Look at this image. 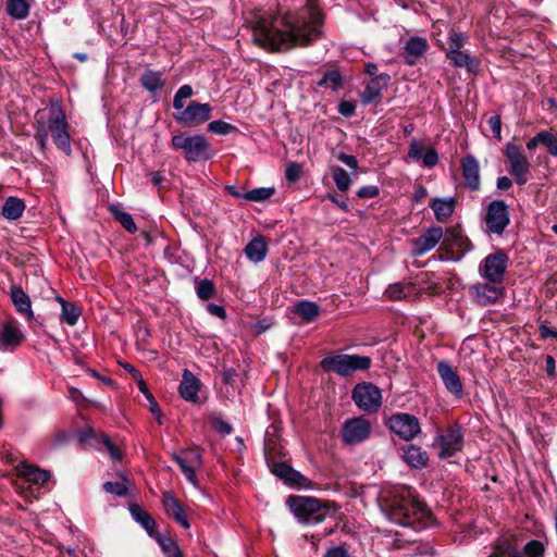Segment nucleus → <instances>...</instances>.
<instances>
[{"label": "nucleus", "mask_w": 557, "mask_h": 557, "mask_svg": "<svg viewBox=\"0 0 557 557\" xmlns=\"http://www.w3.org/2000/svg\"><path fill=\"white\" fill-rule=\"evenodd\" d=\"M322 25L323 14L309 0L298 12L284 17L270 12L259 14L253 26V42L271 51L306 47L321 37Z\"/></svg>", "instance_id": "nucleus-1"}, {"label": "nucleus", "mask_w": 557, "mask_h": 557, "mask_svg": "<svg viewBox=\"0 0 557 557\" xmlns=\"http://www.w3.org/2000/svg\"><path fill=\"white\" fill-rule=\"evenodd\" d=\"M290 511L300 523L318 524L325 520L330 503L309 496H289L286 500Z\"/></svg>", "instance_id": "nucleus-2"}, {"label": "nucleus", "mask_w": 557, "mask_h": 557, "mask_svg": "<svg viewBox=\"0 0 557 557\" xmlns=\"http://www.w3.org/2000/svg\"><path fill=\"white\" fill-rule=\"evenodd\" d=\"M372 360L368 356L359 355H330L320 361L321 369L326 373H335L339 376H349L357 371L370 369Z\"/></svg>", "instance_id": "nucleus-3"}, {"label": "nucleus", "mask_w": 557, "mask_h": 557, "mask_svg": "<svg viewBox=\"0 0 557 557\" xmlns=\"http://www.w3.org/2000/svg\"><path fill=\"white\" fill-rule=\"evenodd\" d=\"M48 135L50 134L54 145L66 156L72 153L70 125L65 112L58 102H51L45 119Z\"/></svg>", "instance_id": "nucleus-4"}, {"label": "nucleus", "mask_w": 557, "mask_h": 557, "mask_svg": "<svg viewBox=\"0 0 557 557\" xmlns=\"http://www.w3.org/2000/svg\"><path fill=\"white\" fill-rule=\"evenodd\" d=\"M171 146L175 150H182L188 162L207 161L212 157L210 144L202 135L188 136L185 133L174 135Z\"/></svg>", "instance_id": "nucleus-5"}, {"label": "nucleus", "mask_w": 557, "mask_h": 557, "mask_svg": "<svg viewBox=\"0 0 557 557\" xmlns=\"http://www.w3.org/2000/svg\"><path fill=\"white\" fill-rule=\"evenodd\" d=\"M351 397L356 406L364 412H377L382 406L381 389L370 382H362L352 388Z\"/></svg>", "instance_id": "nucleus-6"}, {"label": "nucleus", "mask_w": 557, "mask_h": 557, "mask_svg": "<svg viewBox=\"0 0 557 557\" xmlns=\"http://www.w3.org/2000/svg\"><path fill=\"white\" fill-rule=\"evenodd\" d=\"M509 258L504 250L487 255L480 264L481 276L492 283L500 284L508 268Z\"/></svg>", "instance_id": "nucleus-7"}, {"label": "nucleus", "mask_w": 557, "mask_h": 557, "mask_svg": "<svg viewBox=\"0 0 557 557\" xmlns=\"http://www.w3.org/2000/svg\"><path fill=\"white\" fill-rule=\"evenodd\" d=\"M505 156L509 161V173L513 176L515 182L522 186L527 184L530 177L531 163L524 154L522 147L508 143L505 149Z\"/></svg>", "instance_id": "nucleus-8"}, {"label": "nucleus", "mask_w": 557, "mask_h": 557, "mask_svg": "<svg viewBox=\"0 0 557 557\" xmlns=\"http://www.w3.org/2000/svg\"><path fill=\"white\" fill-rule=\"evenodd\" d=\"M463 430L458 424L446 428L443 433L435 437V444L440 446L438 458L448 459L454 457L463 448Z\"/></svg>", "instance_id": "nucleus-9"}, {"label": "nucleus", "mask_w": 557, "mask_h": 557, "mask_svg": "<svg viewBox=\"0 0 557 557\" xmlns=\"http://www.w3.org/2000/svg\"><path fill=\"white\" fill-rule=\"evenodd\" d=\"M385 424L391 432L406 442L413 440L421 432L418 418L406 412L392 414Z\"/></svg>", "instance_id": "nucleus-10"}, {"label": "nucleus", "mask_w": 557, "mask_h": 557, "mask_svg": "<svg viewBox=\"0 0 557 557\" xmlns=\"http://www.w3.org/2000/svg\"><path fill=\"white\" fill-rule=\"evenodd\" d=\"M171 457L180 466L186 480L196 485V469L203 463L202 450L198 446H191L182 450L181 454L173 453Z\"/></svg>", "instance_id": "nucleus-11"}, {"label": "nucleus", "mask_w": 557, "mask_h": 557, "mask_svg": "<svg viewBox=\"0 0 557 557\" xmlns=\"http://www.w3.org/2000/svg\"><path fill=\"white\" fill-rule=\"evenodd\" d=\"M212 108L209 103L191 101L186 108L175 110L174 120L185 126H197L210 119Z\"/></svg>", "instance_id": "nucleus-12"}, {"label": "nucleus", "mask_w": 557, "mask_h": 557, "mask_svg": "<svg viewBox=\"0 0 557 557\" xmlns=\"http://www.w3.org/2000/svg\"><path fill=\"white\" fill-rule=\"evenodd\" d=\"M371 423L363 417H356L344 422L341 437L346 445H357L369 438Z\"/></svg>", "instance_id": "nucleus-13"}, {"label": "nucleus", "mask_w": 557, "mask_h": 557, "mask_svg": "<svg viewBox=\"0 0 557 557\" xmlns=\"http://www.w3.org/2000/svg\"><path fill=\"white\" fill-rule=\"evenodd\" d=\"M510 222L508 206L504 200L490 202L485 214V224L490 233L502 235Z\"/></svg>", "instance_id": "nucleus-14"}, {"label": "nucleus", "mask_w": 557, "mask_h": 557, "mask_svg": "<svg viewBox=\"0 0 557 557\" xmlns=\"http://www.w3.org/2000/svg\"><path fill=\"white\" fill-rule=\"evenodd\" d=\"M471 300L481 307L493 306L504 296V289L490 282L476 283L468 288Z\"/></svg>", "instance_id": "nucleus-15"}, {"label": "nucleus", "mask_w": 557, "mask_h": 557, "mask_svg": "<svg viewBox=\"0 0 557 557\" xmlns=\"http://www.w3.org/2000/svg\"><path fill=\"white\" fill-rule=\"evenodd\" d=\"M443 246L458 258L472 250L473 246L470 239L463 235L460 226H453L446 230L443 236Z\"/></svg>", "instance_id": "nucleus-16"}, {"label": "nucleus", "mask_w": 557, "mask_h": 557, "mask_svg": "<svg viewBox=\"0 0 557 557\" xmlns=\"http://www.w3.org/2000/svg\"><path fill=\"white\" fill-rule=\"evenodd\" d=\"M24 334L15 320L0 323V351H13L24 341Z\"/></svg>", "instance_id": "nucleus-17"}, {"label": "nucleus", "mask_w": 557, "mask_h": 557, "mask_svg": "<svg viewBox=\"0 0 557 557\" xmlns=\"http://www.w3.org/2000/svg\"><path fill=\"white\" fill-rule=\"evenodd\" d=\"M424 511V505L418 499L401 498L393 505L392 515L399 524H410L411 519Z\"/></svg>", "instance_id": "nucleus-18"}, {"label": "nucleus", "mask_w": 557, "mask_h": 557, "mask_svg": "<svg viewBox=\"0 0 557 557\" xmlns=\"http://www.w3.org/2000/svg\"><path fill=\"white\" fill-rule=\"evenodd\" d=\"M424 511V505L418 499L401 498L393 505L392 515L399 524H410L411 519Z\"/></svg>", "instance_id": "nucleus-19"}, {"label": "nucleus", "mask_w": 557, "mask_h": 557, "mask_svg": "<svg viewBox=\"0 0 557 557\" xmlns=\"http://www.w3.org/2000/svg\"><path fill=\"white\" fill-rule=\"evenodd\" d=\"M436 370L445 388L456 398H462L463 386L457 371L444 360L437 362Z\"/></svg>", "instance_id": "nucleus-20"}, {"label": "nucleus", "mask_w": 557, "mask_h": 557, "mask_svg": "<svg viewBox=\"0 0 557 557\" xmlns=\"http://www.w3.org/2000/svg\"><path fill=\"white\" fill-rule=\"evenodd\" d=\"M444 231L441 226H433L411 240L412 255L418 257L432 250L443 239Z\"/></svg>", "instance_id": "nucleus-21"}, {"label": "nucleus", "mask_w": 557, "mask_h": 557, "mask_svg": "<svg viewBox=\"0 0 557 557\" xmlns=\"http://www.w3.org/2000/svg\"><path fill=\"white\" fill-rule=\"evenodd\" d=\"M389 82L391 76L387 73L373 77L360 94L362 104L368 106L380 102L382 100V92L387 89Z\"/></svg>", "instance_id": "nucleus-22"}, {"label": "nucleus", "mask_w": 557, "mask_h": 557, "mask_svg": "<svg viewBox=\"0 0 557 557\" xmlns=\"http://www.w3.org/2000/svg\"><path fill=\"white\" fill-rule=\"evenodd\" d=\"M461 170L465 184L470 190H479L481 186L480 165L472 154H467L461 160Z\"/></svg>", "instance_id": "nucleus-23"}, {"label": "nucleus", "mask_w": 557, "mask_h": 557, "mask_svg": "<svg viewBox=\"0 0 557 557\" xmlns=\"http://www.w3.org/2000/svg\"><path fill=\"white\" fill-rule=\"evenodd\" d=\"M163 508L170 517H172L182 528L189 529V520L180 504L178 499L171 493L164 492L162 495Z\"/></svg>", "instance_id": "nucleus-24"}, {"label": "nucleus", "mask_w": 557, "mask_h": 557, "mask_svg": "<svg viewBox=\"0 0 557 557\" xmlns=\"http://www.w3.org/2000/svg\"><path fill=\"white\" fill-rule=\"evenodd\" d=\"M201 382L189 370L183 371V379L178 387L181 397L189 403H199L200 398L198 392L200 389Z\"/></svg>", "instance_id": "nucleus-25"}, {"label": "nucleus", "mask_w": 557, "mask_h": 557, "mask_svg": "<svg viewBox=\"0 0 557 557\" xmlns=\"http://www.w3.org/2000/svg\"><path fill=\"white\" fill-rule=\"evenodd\" d=\"M401 459L413 469H422L429 463V455L420 446L407 444L400 447Z\"/></svg>", "instance_id": "nucleus-26"}, {"label": "nucleus", "mask_w": 557, "mask_h": 557, "mask_svg": "<svg viewBox=\"0 0 557 557\" xmlns=\"http://www.w3.org/2000/svg\"><path fill=\"white\" fill-rule=\"evenodd\" d=\"M10 297L15 310L20 314L24 315L27 321H33L35 319L32 310L30 298L21 286L12 285L10 288Z\"/></svg>", "instance_id": "nucleus-27"}, {"label": "nucleus", "mask_w": 557, "mask_h": 557, "mask_svg": "<svg viewBox=\"0 0 557 557\" xmlns=\"http://www.w3.org/2000/svg\"><path fill=\"white\" fill-rule=\"evenodd\" d=\"M429 45L422 37H410L404 47V60L408 65H414L417 61L425 53Z\"/></svg>", "instance_id": "nucleus-28"}, {"label": "nucleus", "mask_w": 557, "mask_h": 557, "mask_svg": "<svg viewBox=\"0 0 557 557\" xmlns=\"http://www.w3.org/2000/svg\"><path fill=\"white\" fill-rule=\"evenodd\" d=\"M129 512L133 517V519L139 523L148 533L150 537L153 540L156 539V535H159L160 533L156 530L157 522L153 519V517L143 509L139 505L133 504L129 506Z\"/></svg>", "instance_id": "nucleus-29"}, {"label": "nucleus", "mask_w": 557, "mask_h": 557, "mask_svg": "<svg viewBox=\"0 0 557 557\" xmlns=\"http://www.w3.org/2000/svg\"><path fill=\"white\" fill-rule=\"evenodd\" d=\"M20 476L24 478L27 482L33 484L42 485L50 479V472L30 466L25 462H21L16 467Z\"/></svg>", "instance_id": "nucleus-30"}, {"label": "nucleus", "mask_w": 557, "mask_h": 557, "mask_svg": "<svg viewBox=\"0 0 557 557\" xmlns=\"http://www.w3.org/2000/svg\"><path fill=\"white\" fill-rule=\"evenodd\" d=\"M272 473L284 480L286 483L301 485L306 478L298 471L294 470L286 462H275L272 466Z\"/></svg>", "instance_id": "nucleus-31"}, {"label": "nucleus", "mask_w": 557, "mask_h": 557, "mask_svg": "<svg viewBox=\"0 0 557 557\" xmlns=\"http://www.w3.org/2000/svg\"><path fill=\"white\" fill-rule=\"evenodd\" d=\"M384 294L392 301L409 299L414 296L416 286L412 283L397 282L389 284Z\"/></svg>", "instance_id": "nucleus-32"}, {"label": "nucleus", "mask_w": 557, "mask_h": 557, "mask_svg": "<svg viewBox=\"0 0 557 557\" xmlns=\"http://www.w3.org/2000/svg\"><path fill=\"white\" fill-rule=\"evenodd\" d=\"M246 257L255 263L264 260L268 253V245L263 236H258L251 239L245 247Z\"/></svg>", "instance_id": "nucleus-33"}, {"label": "nucleus", "mask_w": 557, "mask_h": 557, "mask_svg": "<svg viewBox=\"0 0 557 557\" xmlns=\"http://www.w3.org/2000/svg\"><path fill=\"white\" fill-rule=\"evenodd\" d=\"M456 200L454 198L448 199H441V198H434L430 207L434 211L435 219L443 223L446 222L455 210Z\"/></svg>", "instance_id": "nucleus-34"}, {"label": "nucleus", "mask_w": 557, "mask_h": 557, "mask_svg": "<svg viewBox=\"0 0 557 557\" xmlns=\"http://www.w3.org/2000/svg\"><path fill=\"white\" fill-rule=\"evenodd\" d=\"M446 58L454 66L466 67L471 73H474L479 66V62L475 59L461 50H448Z\"/></svg>", "instance_id": "nucleus-35"}, {"label": "nucleus", "mask_w": 557, "mask_h": 557, "mask_svg": "<svg viewBox=\"0 0 557 557\" xmlns=\"http://www.w3.org/2000/svg\"><path fill=\"white\" fill-rule=\"evenodd\" d=\"M493 548L498 552L502 557H523L519 550L515 536H503L497 539L494 542Z\"/></svg>", "instance_id": "nucleus-36"}, {"label": "nucleus", "mask_w": 557, "mask_h": 557, "mask_svg": "<svg viewBox=\"0 0 557 557\" xmlns=\"http://www.w3.org/2000/svg\"><path fill=\"white\" fill-rule=\"evenodd\" d=\"M55 300L61 305V322L71 326L75 325L82 314L81 308L76 304L70 302L61 296H58Z\"/></svg>", "instance_id": "nucleus-37"}, {"label": "nucleus", "mask_w": 557, "mask_h": 557, "mask_svg": "<svg viewBox=\"0 0 557 557\" xmlns=\"http://www.w3.org/2000/svg\"><path fill=\"white\" fill-rule=\"evenodd\" d=\"M25 210V203L17 197H9L2 206V216L10 221L20 219Z\"/></svg>", "instance_id": "nucleus-38"}, {"label": "nucleus", "mask_w": 557, "mask_h": 557, "mask_svg": "<svg viewBox=\"0 0 557 557\" xmlns=\"http://www.w3.org/2000/svg\"><path fill=\"white\" fill-rule=\"evenodd\" d=\"M294 312L299 315L304 322L311 323L320 314L319 306L309 300H301L295 305Z\"/></svg>", "instance_id": "nucleus-39"}, {"label": "nucleus", "mask_w": 557, "mask_h": 557, "mask_svg": "<svg viewBox=\"0 0 557 557\" xmlns=\"http://www.w3.org/2000/svg\"><path fill=\"white\" fill-rule=\"evenodd\" d=\"M140 84L146 90L156 92L164 87L165 81L161 72L147 70L140 77Z\"/></svg>", "instance_id": "nucleus-40"}, {"label": "nucleus", "mask_w": 557, "mask_h": 557, "mask_svg": "<svg viewBox=\"0 0 557 557\" xmlns=\"http://www.w3.org/2000/svg\"><path fill=\"white\" fill-rule=\"evenodd\" d=\"M109 211L112 216L131 234H135L137 232V225L133 219V216L121 209L117 205H110Z\"/></svg>", "instance_id": "nucleus-41"}, {"label": "nucleus", "mask_w": 557, "mask_h": 557, "mask_svg": "<svg viewBox=\"0 0 557 557\" xmlns=\"http://www.w3.org/2000/svg\"><path fill=\"white\" fill-rule=\"evenodd\" d=\"M317 85L318 87L338 91L344 85V79L341 72L337 69H333L324 72L322 78L317 83Z\"/></svg>", "instance_id": "nucleus-42"}, {"label": "nucleus", "mask_w": 557, "mask_h": 557, "mask_svg": "<svg viewBox=\"0 0 557 557\" xmlns=\"http://www.w3.org/2000/svg\"><path fill=\"white\" fill-rule=\"evenodd\" d=\"M154 541L159 544L165 557H184L176 541L171 536L160 533L159 535H156Z\"/></svg>", "instance_id": "nucleus-43"}, {"label": "nucleus", "mask_w": 557, "mask_h": 557, "mask_svg": "<svg viewBox=\"0 0 557 557\" xmlns=\"http://www.w3.org/2000/svg\"><path fill=\"white\" fill-rule=\"evenodd\" d=\"M29 3L26 0H8L7 13L15 20H24L29 14Z\"/></svg>", "instance_id": "nucleus-44"}, {"label": "nucleus", "mask_w": 557, "mask_h": 557, "mask_svg": "<svg viewBox=\"0 0 557 557\" xmlns=\"http://www.w3.org/2000/svg\"><path fill=\"white\" fill-rule=\"evenodd\" d=\"M35 138L41 151H45L48 144V129L46 128L45 117L37 112L35 115Z\"/></svg>", "instance_id": "nucleus-45"}, {"label": "nucleus", "mask_w": 557, "mask_h": 557, "mask_svg": "<svg viewBox=\"0 0 557 557\" xmlns=\"http://www.w3.org/2000/svg\"><path fill=\"white\" fill-rule=\"evenodd\" d=\"M331 172L337 189L343 193L347 191L352 183L349 174L338 165L332 166Z\"/></svg>", "instance_id": "nucleus-46"}, {"label": "nucleus", "mask_w": 557, "mask_h": 557, "mask_svg": "<svg viewBox=\"0 0 557 557\" xmlns=\"http://www.w3.org/2000/svg\"><path fill=\"white\" fill-rule=\"evenodd\" d=\"M275 194L274 187H258L246 191L244 199L250 202H263L269 200Z\"/></svg>", "instance_id": "nucleus-47"}, {"label": "nucleus", "mask_w": 557, "mask_h": 557, "mask_svg": "<svg viewBox=\"0 0 557 557\" xmlns=\"http://www.w3.org/2000/svg\"><path fill=\"white\" fill-rule=\"evenodd\" d=\"M216 293L214 283L209 278H203L197 282L196 294L201 300H209L214 297Z\"/></svg>", "instance_id": "nucleus-48"}, {"label": "nucleus", "mask_w": 557, "mask_h": 557, "mask_svg": "<svg viewBox=\"0 0 557 557\" xmlns=\"http://www.w3.org/2000/svg\"><path fill=\"white\" fill-rule=\"evenodd\" d=\"M99 434H103V433L97 432L91 426H86L78 431L77 437L81 443L88 444L90 446L99 448V442H100Z\"/></svg>", "instance_id": "nucleus-49"}, {"label": "nucleus", "mask_w": 557, "mask_h": 557, "mask_svg": "<svg viewBox=\"0 0 557 557\" xmlns=\"http://www.w3.org/2000/svg\"><path fill=\"white\" fill-rule=\"evenodd\" d=\"M536 139L541 140L552 156H557V136L555 134L543 131L536 134Z\"/></svg>", "instance_id": "nucleus-50"}, {"label": "nucleus", "mask_w": 557, "mask_h": 557, "mask_svg": "<svg viewBox=\"0 0 557 557\" xmlns=\"http://www.w3.org/2000/svg\"><path fill=\"white\" fill-rule=\"evenodd\" d=\"M208 131L216 135H228L237 131V127L233 124L218 120L208 124Z\"/></svg>", "instance_id": "nucleus-51"}, {"label": "nucleus", "mask_w": 557, "mask_h": 557, "mask_svg": "<svg viewBox=\"0 0 557 557\" xmlns=\"http://www.w3.org/2000/svg\"><path fill=\"white\" fill-rule=\"evenodd\" d=\"M99 445H102L106 447L108 453L110 454L111 458L113 460H121L123 457L122 451L119 449V447L111 441V438L107 434H99Z\"/></svg>", "instance_id": "nucleus-52"}, {"label": "nucleus", "mask_w": 557, "mask_h": 557, "mask_svg": "<svg viewBox=\"0 0 557 557\" xmlns=\"http://www.w3.org/2000/svg\"><path fill=\"white\" fill-rule=\"evenodd\" d=\"M193 87L190 85H183L178 88L176 91L174 99H173V107L175 110L183 109L184 99L190 98L193 96Z\"/></svg>", "instance_id": "nucleus-53"}, {"label": "nucleus", "mask_w": 557, "mask_h": 557, "mask_svg": "<svg viewBox=\"0 0 557 557\" xmlns=\"http://www.w3.org/2000/svg\"><path fill=\"white\" fill-rule=\"evenodd\" d=\"M544 552L545 547L543 543L537 540L528 542L523 547V554L528 557H542Z\"/></svg>", "instance_id": "nucleus-54"}, {"label": "nucleus", "mask_w": 557, "mask_h": 557, "mask_svg": "<svg viewBox=\"0 0 557 557\" xmlns=\"http://www.w3.org/2000/svg\"><path fill=\"white\" fill-rule=\"evenodd\" d=\"M302 175V166L299 163L290 162L285 170V178L288 183L294 184L300 180Z\"/></svg>", "instance_id": "nucleus-55"}, {"label": "nucleus", "mask_w": 557, "mask_h": 557, "mask_svg": "<svg viewBox=\"0 0 557 557\" xmlns=\"http://www.w3.org/2000/svg\"><path fill=\"white\" fill-rule=\"evenodd\" d=\"M468 40V36L463 33L451 30L448 36V50H460Z\"/></svg>", "instance_id": "nucleus-56"}, {"label": "nucleus", "mask_w": 557, "mask_h": 557, "mask_svg": "<svg viewBox=\"0 0 557 557\" xmlns=\"http://www.w3.org/2000/svg\"><path fill=\"white\" fill-rule=\"evenodd\" d=\"M211 424L213 430L222 436L228 435L233 432V426L221 417H213Z\"/></svg>", "instance_id": "nucleus-57"}, {"label": "nucleus", "mask_w": 557, "mask_h": 557, "mask_svg": "<svg viewBox=\"0 0 557 557\" xmlns=\"http://www.w3.org/2000/svg\"><path fill=\"white\" fill-rule=\"evenodd\" d=\"M103 490L107 493L114 494L117 496H125L127 494V486L124 482H106Z\"/></svg>", "instance_id": "nucleus-58"}, {"label": "nucleus", "mask_w": 557, "mask_h": 557, "mask_svg": "<svg viewBox=\"0 0 557 557\" xmlns=\"http://www.w3.org/2000/svg\"><path fill=\"white\" fill-rule=\"evenodd\" d=\"M424 147L416 139L410 143L408 157L413 160H420L423 157Z\"/></svg>", "instance_id": "nucleus-59"}, {"label": "nucleus", "mask_w": 557, "mask_h": 557, "mask_svg": "<svg viewBox=\"0 0 557 557\" xmlns=\"http://www.w3.org/2000/svg\"><path fill=\"white\" fill-rule=\"evenodd\" d=\"M422 162L424 166L432 168L435 166L438 162V154L435 149H428L422 157Z\"/></svg>", "instance_id": "nucleus-60"}, {"label": "nucleus", "mask_w": 557, "mask_h": 557, "mask_svg": "<svg viewBox=\"0 0 557 557\" xmlns=\"http://www.w3.org/2000/svg\"><path fill=\"white\" fill-rule=\"evenodd\" d=\"M493 135L500 140L502 121L499 115H492L487 121Z\"/></svg>", "instance_id": "nucleus-61"}, {"label": "nucleus", "mask_w": 557, "mask_h": 557, "mask_svg": "<svg viewBox=\"0 0 557 557\" xmlns=\"http://www.w3.org/2000/svg\"><path fill=\"white\" fill-rule=\"evenodd\" d=\"M380 194V189L377 186L370 185V186H362L358 189L357 196L359 198H374Z\"/></svg>", "instance_id": "nucleus-62"}, {"label": "nucleus", "mask_w": 557, "mask_h": 557, "mask_svg": "<svg viewBox=\"0 0 557 557\" xmlns=\"http://www.w3.org/2000/svg\"><path fill=\"white\" fill-rule=\"evenodd\" d=\"M356 104L351 101H341L338 104V112L346 117H350L355 114Z\"/></svg>", "instance_id": "nucleus-63"}, {"label": "nucleus", "mask_w": 557, "mask_h": 557, "mask_svg": "<svg viewBox=\"0 0 557 557\" xmlns=\"http://www.w3.org/2000/svg\"><path fill=\"white\" fill-rule=\"evenodd\" d=\"M336 158L343 162L344 164H346L348 168L352 169V170H357L358 169V160L355 156L352 154H347L345 152H338L336 154Z\"/></svg>", "instance_id": "nucleus-64"}]
</instances>
